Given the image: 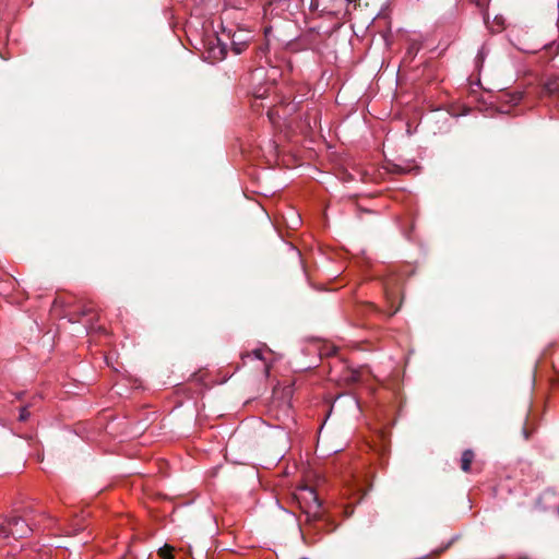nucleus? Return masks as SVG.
<instances>
[{"mask_svg":"<svg viewBox=\"0 0 559 559\" xmlns=\"http://www.w3.org/2000/svg\"><path fill=\"white\" fill-rule=\"evenodd\" d=\"M300 503H305L304 513L306 514L307 523H314L322 519L321 500L313 488L306 487L302 489Z\"/></svg>","mask_w":559,"mask_h":559,"instance_id":"1","label":"nucleus"},{"mask_svg":"<svg viewBox=\"0 0 559 559\" xmlns=\"http://www.w3.org/2000/svg\"><path fill=\"white\" fill-rule=\"evenodd\" d=\"M3 520L8 527L9 536H13L14 538H25L33 531L31 524L22 516L14 515Z\"/></svg>","mask_w":559,"mask_h":559,"instance_id":"2","label":"nucleus"},{"mask_svg":"<svg viewBox=\"0 0 559 559\" xmlns=\"http://www.w3.org/2000/svg\"><path fill=\"white\" fill-rule=\"evenodd\" d=\"M70 320L80 322L83 318L88 319L85 322L87 329H95V322L99 320V314L96 307L92 302L83 304L78 310L69 313Z\"/></svg>","mask_w":559,"mask_h":559,"instance_id":"3","label":"nucleus"},{"mask_svg":"<svg viewBox=\"0 0 559 559\" xmlns=\"http://www.w3.org/2000/svg\"><path fill=\"white\" fill-rule=\"evenodd\" d=\"M301 2L302 0H269L264 11L265 13L270 12L271 14L275 13L276 15H280L283 12H288L293 15L300 9Z\"/></svg>","mask_w":559,"mask_h":559,"instance_id":"4","label":"nucleus"},{"mask_svg":"<svg viewBox=\"0 0 559 559\" xmlns=\"http://www.w3.org/2000/svg\"><path fill=\"white\" fill-rule=\"evenodd\" d=\"M542 93L548 96L559 94V78L548 79L542 86Z\"/></svg>","mask_w":559,"mask_h":559,"instance_id":"5","label":"nucleus"},{"mask_svg":"<svg viewBox=\"0 0 559 559\" xmlns=\"http://www.w3.org/2000/svg\"><path fill=\"white\" fill-rule=\"evenodd\" d=\"M523 98V93L522 92H507V93H503L501 94L500 96V99L502 103L504 104H510L512 106H515L518 105Z\"/></svg>","mask_w":559,"mask_h":559,"instance_id":"6","label":"nucleus"},{"mask_svg":"<svg viewBox=\"0 0 559 559\" xmlns=\"http://www.w3.org/2000/svg\"><path fill=\"white\" fill-rule=\"evenodd\" d=\"M475 454L472 450H465L461 457V469L465 473L471 471L472 462L474 461Z\"/></svg>","mask_w":559,"mask_h":559,"instance_id":"7","label":"nucleus"},{"mask_svg":"<svg viewBox=\"0 0 559 559\" xmlns=\"http://www.w3.org/2000/svg\"><path fill=\"white\" fill-rule=\"evenodd\" d=\"M174 550L175 548L168 544H165L163 547L159 548L158 555L163 559H174Z\"/></svg>","mask_w":559,"mask_h":559,"instance_id":"8","label":"nucleus"},{"mask_svg":"<svg viewBox=\"0 0 559 559\" xmlns=\"http://www.w3.org/2000/svg\"><path fill=\"white\" fill-rule=\"evenodd\" d=\"M212 52H213V56H212V57H213L214 59H218V60H219V59H223V58L225 57V55H226V49H225V47H224V46H218V47H217V51H216V49H215V48H213V49H212Z\"/></svg>","mask_w":559,"mask_h":559,"instance_id":"9","label":"nucleus"},{"mask_svg":"<svg viewBox=\"0 0 559 559\" xmlns=\"http://www.w3.org/2000/svg\"><path fill=\"white\" fill-rule=\"evenodd\" d=\"M31 413L28 412V406H23L20 411L19 420L26 421L29 417Z\"/></svg>","mask_w":559,"mask_h":559,"instance_id":"10","label":"nucleus"},{"mask_svg":"<svg viewBox=\"0 0 559 559\" xmlns=\"http://www.w3.org/2000/svg\"><path fill=\"white\" fill-rule=\"evenodd\" d=\"M0 536L3 538L9 537L8 527L5 526L4 520L0 516Z\"/></svg>","mask_w":559,"mask_h":559,"instance_id":"11","label":"nucleus"},{"mask_svg":"<svg viewBox=\"0 0 559 559\" xmlns=\"http://www.w3.org/2000/svg\"><path fill=\"white\" fill-rule=\"evenodd\" d=\"M234 50L237 55L241 53L245 49V44H237L236 41H233Z\"/></svg>","mask_w":559,"mask_h":559,"instance_id":"12","label":"nucleus"},{"mask_svg":"<svg viewBox=\"0 0 559 559\" xmlns=\"http://www.w3.org/2000/svg\"><path fill=\"white\" fill-rule=\"evenodd\" d=\"M390 171L392 173H396V174H403L405 170L404 168H402L401 166L399 165H395L393 164L390 168H389Z\"/></svg>","mask_w":559,"mask_h":559,"instance_id":"13","label":"nucleus"},{"mask_svg":"<svg viewBox=\"0 0 559 559\" xmlns=\"http://www.w3.org/2000/svg\"><path fill=\"white\" fill-rule=\"evenodd\" d=\"M546 49H554L552 57L559 53V45L550 44L545 46Z\"/></svg>","mask_w":559,"mask_h":559,"instance_id":"14","label":"nucleus"},{"mask_svg":"<svg viewBox=\"0 0 559 559\" xmlns=\"http://www.w3.org/2000/svg\"><path fill=\"white\" fill-rule=\"evenodd\" d=\"M252 355L257 358V359H263L262 357V350L261 349H254L252 352Z\"/></svg>","mask_w":559,"mask_h":559,"instance_id":"15","label":"nucleus"},{"mask_svg":"<svg viewBox=\"0 0 559 559\" xmlns=\"http://www.w3.org/2000/svg\"><path fill=\"white\" fill-rule=\"evenodd\" d=\"M32 512V510L29 508H25L24 511H23V515L25 518H27L29 515V513Z\"/></svg>","mask_w":559,"mask_h":559,"instance_id":"16","label":"nucleus"},{"mask_svg":"<svg viewBox=\"0 0 559 559\" xmlns=\"http://www.w3.org/2000/svg\"><path fill=\"white\" fill-rule=\"evenodd\" d=\"M523 435L526 440L530 438V431L526 428H523Z\"/></svg>","mask_w":559,"mask_h":559,"instance_id":"17","label":"nucleus"},{"mask_svg":"<svg viewBox=\"0 0 559 559\" xmlns=\"http://www.w3.org/2000/svg\"><path fill=\"white\" fill-rule=\"evenodd\" d=\"M352 380H353V381H357V380H358V377H357L356 374H353Z\"/></svg>","mask_w":559,"mask_h":559,"instance_id":"18","label":"nucleus"},{"mask_svg":"<svg viewBox=\"0 0 559 559\" xmlns=\"http://www.w3.org/2000/svg\"><path fill=\"white\" fill-rule=\"evenodd\" d=\"M408 52H409V53L415 52V49H414V48H411V49H408Z\"/></svg>","mask_w":559,"mask_h":559,"instance_id":"19","label":"nucleus"},{"mask_svg":"<svg viewBox=\"0 0 559 559\" xmlns=\"http://www.w3.org/2000/svg\"><path fill=\"white\" fill-rule=\"evenodd\" d=\"M408 52H409V53L415 52V49H414V48H411V49H408Z\"/></svg>","mask_w":559,"mask_h":559,"instance_id":"20","label":"nucleus"},{"mask_svg":"<svg viewBox=\"0 0 559 559\" xmlns=\"http://www.w3.org/2000/svg\"><path fill=\"white\" fill-rule=\"evenodd\" d=\"M397 310H399V308L394 309V311L391 313V316L394 314L395 312H397Z\"/></svg>","mask_w":559,"mask_h":559,"instance_id":"21","label":"nucleus"},{"mask_svg":"<svg viewBox=\"0 0 559 559\" xmlns=\"http://www.w3.org/2000/svg\"><path fill=\"white\" fill-rule=\"evenodd\" d=\"M299 559H308V558H306V557H301V558H299Z\"/></svg>","mask_w":559,"mask_h":559,"instance_id":"22","label":"nucleus"},{"mask_svg":"<svg viewBox=\"0 0 559 559\" xmlns=\"http://www.w3.org/2000/svg\"><path fill=\"white\" fill-rule=\"evenodd\" d=\"M558 513H559V506H558Z\"/></svg>","mask_w":559,"mask_h":559,"instance_id":"23","label":"nucleus"}]
</instances>
